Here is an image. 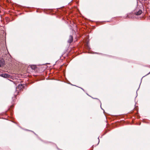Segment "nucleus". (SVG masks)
<instances>
[{"label": "nucleus", "mask_w": 150, "mask_h": 150, "mask_svg": "<svg viewBox=\"0 0 150 150\" xmlns=\"http://www.w3.org/2000/svg\"><path fill=\"white\" fill-rule=\"evenodd\" d=\"M1 76L3 77L6 78H9L10 75L8 74H3L1 75Z\"/></svg>", "instance_id": "nucleus-1"}, {"label": "nucleus", "mask_w": 150, "mask_h": 150, "mask_svg": "<svg viewBox=\"0 0 150 150\" xmlns=\"http://www.w3.org/2000/svg\"><path fill=\"white\" fill-rule=\"evenodd\" d=\"M73 40V37L71 35H70L68 42L69 43H71L72 42Z\"/></svg>", "instance_id": "nucleus-2"}, {"label": "nucleus", "mask_w": 150, "mask_h": 150, "mask_svg": "<svg viewBox=\"0 0 150 150\" xmlns=\"http://www.w3.org/2000/svg\"><path fill=\"white\" fill-rule=\"evenodd\" d=\"M142 13V11L141 10H139L138 11L135 13L136 15H139L141 14Z\"/></svg>", "instance_id": "nucleus-3"}, {"label": "nucleus", "mask_w": 150, "mask_h": 150, "mask_svg": "<svg viewBox=\"0 0 150 150\" xmlns=\"http://www.w3.org/2000/svg\"><path fill=\"white\" fill-rule=\"evenodd\" d=\"M24 86L22 84H19L18 86V87L19 89H22L24 88Z\"/></svg>", "instance_id": "nucleus-4"}]
</instances>
